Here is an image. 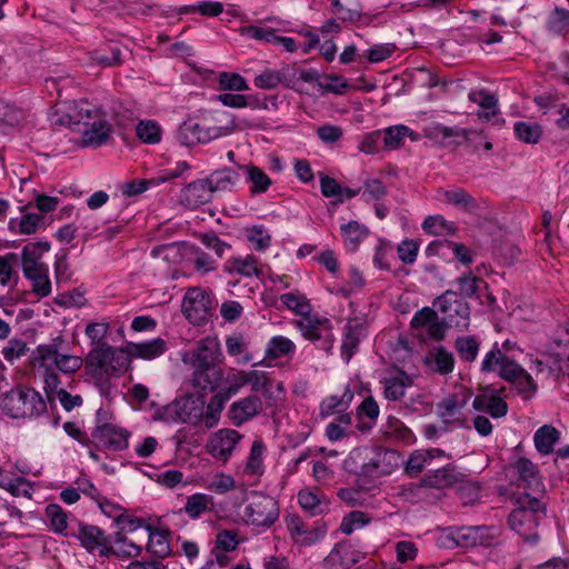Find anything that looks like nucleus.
I'll list each match as a JSON object with an SVG mask.
<instances>
[{
  "label": "nucleus",
  "mask_w": 569,
  "mask_h": 569,
  "mask_svg": "<svg viewBox=\"0 0 569 569\" xmlns=\"http://www.w3.org/2000/svg\"><path fill=\"white\" fill-rule=\"evenodd\" d=\"M52 123L81 132V143L99 148L109 142L114 133L111 117L88 100L62 103L51 118Z\"/></svg>",
  "instance_id": "1"
},
{
  "label": "nucleus",
  "mask_w": 569,
  "mask_h": 569,
  "mask_svg": "<svg viewBox=\"0 0 569 569\" xmlns=\"http://www.w3.org/2000/svg\"><path fill=\"white\" fill-rule=\"evenodd\" d=\"M181 360L191 371L190 382L194 388L214 391L220 386L223 370L218 366L222 362L223 355L216 338L200 340L196 348L181 353Z\"/></svg>",
  "instance_id": "2"
},
{
  "label": "nucleus",
  "mask_w": 569,
  "mask_h": 569,
  "mask_svg": "<svg viewBox=\"0 0 569 569\" xmlns=\"http://www.w3.org/2000/svg\"><path fill=\"white\" fill-rule=\"evenodd\" d=\"M481 372L497 373L499 378L512 385L523 399L532 398L538 389L531 375L517 361L507 357L497 342L485 355L481 361Z\"/></svg>",
  "instance_id": "3"
},
{
  "label": "nucleus",
  "mask_w": 569,
  "mask_h": 569,
  "mask_svg": "<svg viewBox=\"0 0 569 569\" xmlns=\"http://www.w3.org/2000/svg\"><path fill=\"white\" fill-rule=\"evenodd\" d=\"M543 516L541 501L523 495L518 499V507L510 512L508 523L525 541L535 543L538 540L537 528Z\"/></svg>",
  "instance_id": "4"
},
{
  "label": "nucleus",
  "mask_w": 569,
  "mask_h": 569,
  "mask_svg": "<svg viewBox=\"0 0 569 569\" xmlns=\"http://www.w3.org/2000/svg\"><path fill=\"white\" fill-rule=\"evenodd\" d=\"M124 348L117 350L109 345L93 347L86 358V369L94 378L122 375L129 367Z\"/></svg>",
  "instance_id": "5"
},
{
  "label": "nucleus",
  "mask_w": 569,
  "mask_h": 569,
  "mask_svg": "<svg viewBox=\"0 0 569 569\" xmlns=\"http://www.w3.org/2000/svg\"><path fill=\"white\" fill-rule=\"evenodd\" d=\"M472 398V390L457 386L455 390L437 403V416L445 425L443 431L450 428H469L470 417L466 408Z\"/></svg>",
  "instance_id": "6"
},
{
  "label": "nucleus",
  "mask_w": 569,
  "mask_h": 569,
  "mask_svg": "<svg viewBox=\"0 0 569 569\" xmlns=\"http://www.w3.org/2000/svg\"><path fill=\"white\" fill-rule=\"evenodd\" d=\"M279 516V502L273 497L262 492H253L242 511L243 522L259 532L271 528Z\"/></svg>",
  "instance_id": "7"
},
{
  "label": "nucleus",
  "mask_w": 569,
  "mask_h": 569,
  "mask_svg": "<svg viewBox=\"0 0 569 569\" xmlns=\"http://www.w3.org/2000/svg\"><path fill=\"white\" fill-rule=\"evenodd\" d=\"M317 73L305 69L298 70L289 64H281L280 68H264L254 78L253 84L261 90H273L279 86L295 88L298 80L311 82L316 80Z\"/></svg>",
  "instance_id": "8"
},
{
  "label": "nucleus",
  "mask_w": 569,
  "mask_h": 569,
  "mask_svg": "<svg viewBox=\"0 0 569 569\" xmlns=\"http://www.w3.org/2000/svg\"><path fill=\"white\" fill-rule=\"evenodd\" d=\"M267 451V445L262 439L252 442L247 457L236 469V476L242 486L253 487L260 483L266 472Z\"/></svg>",
  "instance_id": "9"
},
{
  "label": "nucleus",
  "mask_w": 569,
  "mask_h": 569,
  "mask_svg": "<svg viewBox=\"0 0 569 569\" xmlns=\"http://www.w3.org/2000/svg\"><path fill=\"white\" fill-rule=\"evenodd\" d=\"M296 327L306 340L317 342L320 349L331 351L335 343L332 323L326 317L308 313L296 321Z\"/></svg>",
  "instance_id": "10"
},
{
  "label": "nucleus",
  "mask_w": 569,
  "mask_h": 569,
  "mask_svg": "<svg viewBox=\"0 0 569 569\" xmlns=\"http://www.w3.org/2000/svg\"><path fill=\"white\" fill-rule=\"evenodd\" d=\"M231 131L228 127H203L193 120H187L178 128L176 138L182 146L192 147L228 136Z\"/></svg>",
  "instance_id": "11"
},
{
  "label": "nucleus",
  "mask_w": 569,
  "mask_h": 569,
  "mask_svg": "<svg viewBox=\"0 0 569 569\" xmlns=\"http://www.w3.org/2000/svg\"><path fill=\"white\" fill-rule=\"evenodd\" d=\"M283 521L291 540L300 546L315 545L327 533V526L321 520H317L311 527H308L300 516L288 513L284 516Z\"/></svg>",
  "instance_id": "12"
},
{
  "label": "nucleus",
  "mask_w": 569,
  "mask_h": 569,
  "mask_svg": "<svg viewBox=\"0 0 569 569\" xmlns=\"http://www.w3.org/2000/svg\"><path fill=\"white\" fill-rule=\"evenodd\" d=\"M211 309L212 301L206 290L198 287L188 289L182 301V311L190 322L201 325L210 316Z\"/></svg>",
  "instance_id": "13"
},
{
  "label": "nucleus",
  "mask_w": 569,
  "mask_h": 569,
  "mask_svg": "<svg viewBox=\"0 0 569 569\" xmlns=\"http://www.w3.org/2000/svg\"><path fill=\"white\" fill-rule=\"evenodd\" d=\"M74 537L89 553L101 558L111 556V538L99 527L81 523Z\"/></svg>",
  "instance_id": "14"
},
{
  "label": "nucleus",
  "mask_w": 569,
  "mask_h": 569,
  "mask_svg": "<svg viewBox=\"0 0 569 569\" xmlns=\"http://www.w3.org/2000/svg\"><path fill=\"white\" fill-rule=\"evenodd\" d=\"M247 375V386H249L253 392L262 393L266 401V407L276 406L278 401L283 398V383H274L268 372L260 370H248Z\"/></svg>",
  "instance_id": "15"
},
{
  "label": "nucleus",
  "mask_w": 569,
  "mask_h": 569,
  "mask_svg": "<svg viewBox=\"0 0 569 569\" xmlns=\"http://www.w3.org/2000/svg\"><path fill=\"white\" fill-rule=\"evenodd\" d=\"M435 306L455 327L466 329L469 326V307L453 291H446L435 302Z\"/></svg>",
  "instance_id": "16"
},
{
  "label": "nucleus",
  "mask_w": 569,
  "mask_h": 569,
  "mask_svg": "<svg viewBox=\"0 0 569 569\" xmlns=\"http://www.w3.org/2000/svg\"><path fill=\"white\" fill-rule=\"evenodd\" d=\"M130 437L131 432L118 423H103L92 430V438L101 448L116 452L128 448Z\"/></svg>",
  "instance_id": "17"
},
{
  "label": "nucleus",
  "mask_w": 569,
  "mask_h": 569,
  "mask_svg": "<svg viewBox=\"0 0 569 569\" xmlns=\"http://www.w3.org/2000/svg\"><path fill=\"white\" fill-rule=\"evenodd\" d=\"M398 467V453L395 450L370 448L367 463V483L373 479L390 475Z\"/></svg>",
  "instance_id": "18"
},
{
  "label": "nucleus",
  "mask_w": 569,
  "mask_h": 569,
  "mask_svg": "<svg viewBox=\"0 0 569 569\" xmlns=\"http://www.w3.org/2000/svg\"><path fill=\"white\" fill-rule=\"evenodd\" d=\"M264 403L261 397L257 395H248L243 398L232 402L228 409V418L236 427L252 420L259 416L263 409Z\"/></svg>",
  "instance_id": "19"
},
{
  "label": "nucleus",
  "mask_w": 569,
  "mask_h": 569,
  "mask_svg": "<svg viewBox=\"0 0 569 569\" xmlns=\"http://www.w3.org/2000/svg\"><path fill=\"white\" fill-rule=\"evenodd\" d=\"M242 435L234 429H220L211 435L207 451L216 459L228 460L236 446L241 440Z\"/></svg>",
  "instance_id": "20"
},
{
  "label": "nucleus",
  "mask_w": 569,
  "mask_h": 569,
  "mask_svg": "<svg viewBox=\"0 0 569 569\" xmlns=\"http://www.w3.org/2000/svg\"><path fill=\"white\" fill-rule=\"evenodd\" d=\"M465 481V475L452 465L430 470L425 473L422 486L433 489H447L460 485Z\"/></svg>",
  "instance_id": "21"
},
{
  "label": "nucleus",
  "mask_w": 569,
  "mask_h": 569,
  "mask_svg": "<svg viewBox=\"0 0 569 569\" xmlns=\"http://www.w3.org/2000/svg\"><path fill=\"white\" fill-rule=\"evenodd\" d=\"M368 453H370V448L368 447L353 448L342 463L345 471L357 477L356 483L362 490L369 489L367 483Z\"/></svg>",
  "instance_id": "22"
},
{
  "label": "nucleus",
  "mask_w": 569,
  "mask_h": 569,
  "mask_svg": "<svg viewBox=\"0 0 569 569\" xmlns=\"http://www.w3.org/2000/svg\"><path fill=\"white\" fill-rule=\"evenodd\" d=\"M167 350L168 343L162 338H154L142 342H128L124 347L129 359L137 358L147 361L161 357Z\"/></svg>",
  "instance_id": "23"
},
{
  "label": "nucleus",
  "mask_w": 569,
  "mask_h": 569,
  "mask_svg": "<svg viewBox=\"0 0 569 569\" xmlns=\"http://www.w3.org/2000/svg\"><path fill=\"white\" fill-rule=\"evenodd\" d=\"M472 408L479 413H488L493 419H499L508 413L507 402L496 390L477 395L472 400Z\"/></svg>",
  "instance_id": "24"
},
{
  "label": "nucleus",
  "mask_w": 569,
  "mask_h": 569,
  "mask_svg": "<svg viewBox=\"0 0 569 569\" xmlns=\"http://www.w3.org/2000/svg\"><path fill=\"white\" fill-rule=\"evenodd\" d=\"M211 198L212 191L206 179L192 181L180 193L181 203L190 209L208 203Z\"/></svg>",
  "instance_id": "25"
},
{
  "label": "nucleus",
  "mask_w": 569,
  "mask_h": 569,
  "mask_svg": "<svg viewBox=\"0 0 569 569\" xmlns=\"http://www.w3.org/2000/svg\"><path fill=\"white\" fill-rule=\"evenodd\" d=\"M223 269L229 274H238L246 278L260 277L262 273L260 261L253 254L231 257L224 262Z\"/></svg>",
  "instance_id": "26"
},
{
  "label": "nucleus",
  "mask_w": 569,
  "mask_h": 569,
  "mask_svg": "<svg viewBox=\"0 0 569 569\" xmlns=\"http://www.w3.org/2000/svg\"><path fill=\"white\" fill-rule=\"evenodd\" d=\"M513 469L518 475L519 480L526 488L532 491H541L543 489V481L540 470L536 463L530 459L520 457L513 462Z\"/></svg>",
  "instance_id": "27"
},
{
  "label": "nucleus",
  "mask_w": 569,
  "mask_h": 569,
  "mask_svg": "<svg viewBox=\"0 0 569 569\" xmlns=\"http://www.w3.org/2000/svg\"><path fill=\"white\" fill-rule=\"evenodd\" d=\"M365 328L359 319H350L345 326L341 343V358L346 363L350 361L356 352Z\"/></svg>",
  "instance_id": "28"
},
{
  "label": "nucleus",
  "mask_w": 569,
  "mask_h": 569,
  "mask_svg": "<svg viewBox=\"0 0 569 569\" xmlns=\"http://www.w3.org/2000/svg\"><path fill=\"white\" fill-rule=\"evenodd\" d=\"M412 383V378L405 371L391 372L382 380L383 395L388 400H400Z\"/></svg>",
  "instance_id": "29"
},
{
  "label": "nucleus",
  "mask_w": 569,
  "mask_h": 569,
  "mask_svg": "<svg viewBox=\"0 0 569 569\" xmlns=\"http://www.w3.org/2000/svg\"><path fill=\"white\" fill-rule=\"evenodd\" d=\"M50 250L48 241H37L28 243L23 247L21 252L22 270L24 272H36L37 270L47 267L41 258L43 253Z\"/></svg>",
  "instance_id": "30"
},
{
  "label": "nucleus",
  "mask_w": 569,
  "mask_h": 569,
  "mask_svg": "<svg viewBox=\"0 0 569 569\" xmlns=\"http://www.w3.org/2000/svg\"><path fill=\"white\" fill-rule=\"evenodd\" d=\"M144 529L148 532L147 551L159 559H163L171 555L169 542V532L163 529L153 528L147 525Z\"/></svg>",
  "instance_id": "31"
},
{
  "label": "nucleus",
  "mask_w": 569,
  "mask_h": 569,
  "mask_svg": "<svg viewBox=\"0 0 569 569\" xmlns=\"http://www.w3.org/2000/svg\"><path fill=\"white\" fill-rule=\"evenodd\" d=\"M214 509V499L211 495L203 492H196L190 495L186 499V503L183 507L184 513L191 520H198L203 515L213 511Z\"/></svg>",
  "instance_id": "32"
},
{
  "label": "nucleus",
  "mask_w": 569,
  "mask_h": 569,
  "mask_svg": "<svg viewBox=\"0 0 569 569\" xmlns=\"http://www.w3.org/2000/svg\"><path fill=\"white\" fill-rule=\"evenodd\" d=\"M353 400V392L349 387H346L343 392L338 395H330L326 397L319 406V415L321 418H327L336 413L346 411Z\"/></svg>",
  "instance_id": "33"
},
{
  "label": "nucleus",
  "mask_w": 569,
  "mask_h": 569,
  "mask_svg": "<svg viewBox=\"0 0 569 569\" xmlns=\"http://www.w3.org/2000/svg\"><path fill=\"white\" fill-rule=\"evenodd\" d=\"M559 440L560 431L551 425H543L533 433L535 448L542 456L552 453Z\"/></svg>",
  "instance_id": "34"
},
{
  "label": "nucleus",
  "mask_w": 569,
  "mask_h": 569,
  "mask_svg": "<svg viewBox=\"0 0 569 569\" xmlns=\"http://www.w3.org/2000/svg\"><path fill=\"white\" fill-rule=\"evenodd\" d=\"M296 343L284 336H273L269 339L264 349V360L274 361L281 358H290L296 353Z\"/></svg>",
  "instance_id": "35"
},
{
  "label": "nucleus",
  "mask_w": 569,
  "mask_h": 569,
  "mask_svg": "<svg viewBox=\"0 0 569 569\" xmlns=\"http://www.w3.org/2000/svg\"><path fill=\"white\" fill-rule=\"evenodd\" d=\"M0 488L14 497L30 498L33 491V488L28 480L22 477L14 476L2 468H0Z\"/></svg>",
  "instance_id": "36"
},
{
  "label": "nucleus",
  "mask_w": 569,
  "mask_h": 569,
  "mask_svg": "<svg viewBox=\"0 0 569 569\" xmlns=\"http://www.w3.org/2000/svg\"><path fill=\"white\" fill-rule=\"evenodd\" d=\"M177 415L180 421L196 425L202 418L204 403L194 397H186L176 403Z\"/></svg>",
  "instance_id": "37"
},
{
  "label": "nucleus",
  "mask_w": 569,
  "mask_h": 569,
  "mask_svg": "<svg viewBox=\"0 0 569 569\" xmlns=\"http://www.w3.org/2000/svg\"><path fill=\"white\" fill-rule=\"evenodd\" d=\"M320 189L326 198H336L333 204L342 203L345 199H351L359 193L357 190L341 187L336 179L326 174L320 176Z\"/></svg>",
  "instance_id": "38"
},
{
  "label": "nucleus",
  "mask_w": 569,
  "mask_h": 569,
  "mask_svg": "<svg viewBox=\"0 0 569 569\" xmlns=\"http://www.w3.org/2000/svg\"><path fill=\"white\" fill-rule=\"evenodd\" d=\"M379 406L372 397L366 398L357 408V418L359 420L357 429L361 432H368L376 425L379 417Z\"/></svg>",
  "instance_id": "39"
},
{
  "label": "nucleus",
  "mask_w": 569,
  "mask_h": 569,
  "mask_svg": "<svg viewBox=\"0 0 569 569\" xmlns=\"http://www.w3.org/2000/svg\"><path fill=\"white\" fill-rule=\"evenodd\" d=\"M470 101L477 103L480 107L478 111L479 119L489 121L498 112V100L497 98L487 90L470 91L468 94Z\"/></svg>",
  "instance_id": "40"
},
{
  "label": "nucleus",
  "mask_w": 569,
  "mask_h": 569,
  "mask_svg": "<svg viewBox=\"0 0 569 569\" xmlns=\"http://www.w3.org/2000/svg\"><path fill=\"white\" fill-rule=\"evenodd\" d=\"M382 431L387 438L401 441L406 445H411L416 441L415 433L411 429L396 417H388L386 423L382 426Z\"/></svg>",
  "instance_id": "41"
},
{
  "label": "nucleus",
  "mask_w": 569,
  "mask_h": 569,
  "mask_svg": "<svg viewBox=\"0 0 569 569\" xmlns=\"http://www.w3.org/2000/svg\"><path fill=\"white\" fill-rule=\"evenodd\" d=\"M227 353L236 358L238 365H246L252 360V355L249 351V343L241 335H232L226 338Z\"/></svg>",
  "instance_id": "42"
},
{
  "label": "nucleus",
  "mask_w": 569,
  "mask_h": 569,
  "mask_svg": "<svg viewBox=\"0 0 569 569\" xmlns=\"http://www.w3.org/2000/svg\"><path fill=\"white\" fill-rule=\"evenodd\" d=\"M368 233V228L358 221H349L341 226L343 243L349 251H356Z\"/></svg>",
  "instance_id": "43"
},
{
  "label": "nucleus",
  "mask_w": 569,
  "mask_h": 569,
  "mask_svg": "<svg viewBox=\"0 0 569 569\" xmlns=\"http://www.w3.org/2000/svg\"><path fill=\"white\" fill-rule=\"evenodd\" d=\"M60 350L57 345H39L34 351L33 365L38 369H57Z\"/></svg>",
  "instance_id": "44"
},
{
  "label": "nucleus",
  "mask_w": 569,
  "mask_h": 569,
  "mask_svg": "<svg viewBox=\"0 0 569 569\" xmlns=\"http://www.w3.org/2000/svg\"><path fill=\"white\" fill-rule=\"evenodd\" d=\"M239 179V174L231 168L213 171L206 181L212 193L214 191H230Z\"/></svg>",
  "instance_id": "45"
},
{
  "label": "nucleus",
  "mask_w": 569,
  "mask_h": 569,
  "mask_svg": "<svg viewBox=\"0 0 569 569\" xmlns=\"http://www.w3.org/2000/svg\"><path fill=\"white\" fill-rule=\"evenodd\" d=\"M111 538V556L134 558L140 556L142 548L128 539L121 531L116 532Z\"/></svg>",
  "instance_id": "46"
},
{
  "label": "nucleus",
  "mask_w": 569,
  "mask_h": 569,
  "mask_svg": "<svg viewBox=\"0 0 569 569\" xmlns=\"http://www.w3.org/2000/svg\"><path fill=\"white\" fill-rule=\"evenodd\" d=\"M22 399V406L24 409H21V411L24 412H21L20 418L38 417L46 412L47 403L41 395L36 390L29 388L24 389Z\"/></svg>",
  "instance_id": "47"
},
{
  "label": "nucleus",
  "mask_w": 569,
  "mask_h": 569,
  "mask_svg": "<svg viewBox=\"0 0 569 569\" xmlns=\"http://www.w3.org/2000/svg\"><path fill=\"white\" fill-rule=\"evenodd\" d=\"M241 168L247 174V182L249 183V191L251 193H264L269 189L272 181L259 167L243 166Z\"/></svg>",
  "instance_id": "48"
},
{
  "label": "nucleus",
  "mask_w": 569,
  "mask_h": 569,
  "mask_svg": "<svg viewBox=\"0 0 569 569\" xmlns=\"http://www.w3.org/2000/svg\"><path fill=\"white\" fill-rule=\"evenodd\" d=\"M436 199L442 203L459 209H467L472 203V198L461 188L439 189Z\"/></svg>",
  "instance_id": "49"
},
{
  "label": "nucleus",
  "mask_w": 569,
  "mask_h": 569,
  "mask_svg": "<svg viewBox=\"0 0 569 569\" xmlns=\"http://www.w3.org/2000/svg\"><path fill=\"white\" fill-rule=\"evenodd\" d=\"M44 516L50 529L58 535H66L69 515L61 506L49 503L44 509Z\"/></svg>",
  "instance_id": "50"
},
{
  "label": "nucleus",
  "mask_w": 569,
  "mask_h": 569,
  "mask_svg": "<svg viewBox=\"0 0 569 569\" xmlns=\"http://www.w3.org/2000/svg\"><path fill=\"white\" fill-rule=\"evenodd\" d=\"M407 137L410 138L411 141H417L420 136L403 124L389 127L385 131V146L389 149H397L403 143Z\"/></svg>",
  "instance_id": "51"
},
{
  "label": "nucleus",
  "mask_w": 569,
  "mask_h": 569,
  "mask_svg": "<svg viewBox=\"0 0 569 569\" xmlns=\"http://www.w3.org/2000/svg\"><path fill=\"white\" fill-rule=\"evenodd\" d=\"M281 303L293 313L306 317L311 312V305L307 297L299 291H291L280 296Z\"/></svg>",
  "instance_id": "52"
},
{
  "label": "nucleus",
  "mask_w": 569,
  "mask_h": 569,
  "mask_svg": "<svg viewBox=\"0 0 569 569\" xmlns=\"http://www.w3.org/2000/svg\"><path fill=\"white\" fill-rule=\"evenodd\" d=\"M513 132L517 139L529 144L538 143L542 136L541 126L532 121L515 122Z\"/></svg>",
  "instance_id": "53"
},
{
  "label": "nucleus",
  "mask_w": 569,
  "mask_h": 569,
  "mask_svg": "<svg viewBox=\"0 0 569 569\" xmlns=\"http://www.w3.org/2000/svg\"><path fill=\"white\" fill-rule=\"evenodd\" d=\"M332 12L341 20L356 21L361 16L358 0H330Z\"/></svg>",
  "instance_id": "54"
},
{
  "label": "nucleus",
  "mask_w": 569,
  "mask_h": 569,
  "mask_svg": "<svg viewBox=\"0 0 569 569\" xmlns=\"http://www.w3.org/2000/svg\"><path fill=\"white\" fill-rule=\"evenodd\" d=\"M553 365L562 372L569 375V332L563 331L560 341H555L551 347Z\"/></svg>",
  "instance_id": "55"
},
{
  "label": "nucleus",
  "mask_w": 569,
  "mask_h": 569,
  "mask_svg": "<svg viewBox=\"0 0 569 569\" xmlns=\"http://www.w3.org/2000/svg\"><path fill=\"white\" fill-rule=\"evenodd\" d=\"M22 388L12 389L7 392L0 400V409L12 418H20L23 397Z\"/></svg>",
  "instance_id": "56"
},
{
  "label": "nucleus",
  "mask_w": 569,
  "mask_h": 569,
  "mask_svg": "<svg viewBox=\"0 0 569 569\" xmlns=\"http://www.w3.org/2000/svg\"><path fill=\"white\" fill-rule=\"evenodd\" d=\"M137 137L147 144H157L161 141L162 130L154 120H141L136 127Z\"/></svg>",
  "instance_id": "57"
},
{
  "label": "nucleus",
  "mask_w": 569,
  "mask_h": 569,
  "mask_svg": "<svg viewBox=\"0 0 569 569\" xmlns=\"http://www.w3.org/2000/svg\"><path fill=\"white\" fill-rule=\"evenodd\" d=\"M42 226L43 217L32 212L23 213L19 220L12 219L10 221V227L17 228V232L20 234L36 233Z\"/></svg>",
  "instance_id": "58"
},
{
  "label": "nucleus",
  "mask_w": 569,
  "mask_h": 569,
  "mask_svg": "<svg viewBox=\"0 0 569 569\" xmlns=\"http://www.w3.org/2000/svg\"><path fill=\"white\" fill-rule=\"evenodd\" d=\"M227 400V397H224L222 392L216 393L209 400L206 411H202V418L207 428H212L218 423L220 413Z\"/></svg>",
  "instance_id": "59"
},
{
  "label": "nucleus",
  "mask_w": 569,
  "mask_h": 569,
  "mask_svg": "<svg viewBox=\"0 0 569 569\" xmlns=\"http://www.w3.org/2000/svg\"><path fill=\"white\" fill-rule=\"evenodd\" d=\"M48 273V267L41 268L36 272L23 273L32 282V291L39 297H47L51 292V282Z\"/></svg>",
  "instance_id": "60"
},
{
  "label": "nucleus",
  "mask_w": 569,
  "mask_h": 569,
  "mask_svg": "<svg viewBox=\"0 0 569 569\" xmlns=\"http://www.w3.org/2000/svg\"><path fill=\"white\" fill-rule=\"evenodd\" d=\"M248 242L259 251L266 250L271 243L270 232L261 224L251 226L244 229Z\"/></svg>",
  "instance_id": "61"
},
{
  "label": "nucleus",
  "mask_w": 569,
  "mask_h": 569,
  "mask_svg": "<svg viewBox=\"0 0 569 569\" xmlns=\"http://www.w3.org/2000/svg\"><path fill=\"white\" fill-rule=\"evenodd\" d=\"M110 330V321L108 318H100L91 321L86 326L84 335L90 340L91 345L102 346L101 343Z\"/></svg>",
  "instance_id": "62"
},
{
  "label": "nucleus",
  "mask_w": 569,
  "mask_h": 569,
  "mask_svg": "<svg viewBox=\"0 0 569 569\" xmlns=\"http://www.w3.org/2000/svg\"><path fill=\"white\" fill-rule=\"evenodd\" d=\"M17 263L16 253H7L0 257V286L11 287L14 286L18 279L14 266Z\"/></svg>",
  "instance_id": "63"
},
{
  "label": "nucleus",
  "mask_w": 569,
  "mask_h": 569,
  "mask_svg": "<svg viewBox=\"0 0 569 569\" xmlns=\"http://www.w3.org/2000/svg\"><path fill=\"white\" fill-rule=\"evenodd\" d=\"M482 528L481 527H462L455 531L453 540L457 546L469 548L473 547L478 543H481L482 540Z\"/></svg>",
  "instance_id": "64"
}]
</instances>
